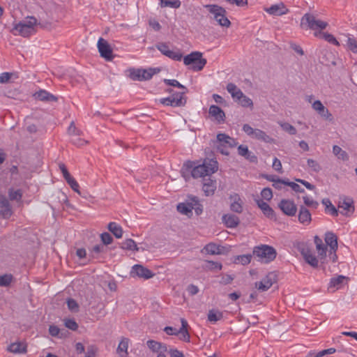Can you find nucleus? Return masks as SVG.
<instances>
[{"instance_id":"f257e3e1","label":"nucleus","mask_w":357,"mask_h":357,"mask_svg":"<svg viewBox=\"0 0 357 357\" xmlns=\"http://www.w3.org/2000/svg\"><path fill=\"white\" fill-rule=\"evenodd\" d=\"M218 169V163L214 159H205L202 164L194 161H187L184 163L181 174L185 177V174L190 172L194 178H202V190L206 196L213 195L216 190V181L211 178V174Z\"/></svg>"},{"instance_id":"f03ea898","label":"nucleus","mask_w":357,"mask_h":357,"mask_svg":"<svg viewBox=\"0 0 357 357\" xmlns=\"http://www.w3.org/2000/svg\"><path fill=\"white\" fill-rule=\"evenodd\" d=\"M37 24V20L34 17H28L22 22L16 24L13 32L14 35H20L23 37H29L36 33L35 26Z\"/></svg>"},{"instance_id":"7ed1b4c3","label":"nucleus","mask_w":357,"mask_h":357,"mask_svg":"<svg viewBox=\"0 0 357 357\" xmlns=\"http://www.w3.org/2000/svg\"><path fill=\"white\" fill-rule=\"evenodd\" d=\"M253 256L257 257L261 262L269 263L273 261L277 256L276 250L268 245H260L253 249Z\"/></svg>"},{"instance_id":"20e7f679","label":"nucleus","mask_w":357,"mask_h":357,"mask_svg":"<svg viewBox=\"0 0 357 357\" xmlns=\"http://www.w3.org/2000/svg\"><path fill=\"white\" fill-rule=\"evenodd\" d=\"M205 8L213 15V19L219 25L227 28L230 26L231 22L226 17L225 8L217 4H208L205 6Z\"/></svg>"},{"instance_id":"39448f33","label":"nucleus","mask_w":357,"mask_h":357,"mask_svg":"<svg viewBox=\"0 0 357 357\" xmlns=\"http://www.w3.org/2000/svg\"><path fill=\"white\" fill-rule=\"evenodd\" d=\"M185 66H190V69L193 71L202 70L206 64V59L202 57L200 52H192L183 58Z\"/></svg>"},{"instance_id":"423d86ee","label":"nucleus","mask_w":357,"mask_h":357,"mask_svg":"<svg viewBox=\"0 0 357 357\" xmlns=\"http://www.w3.org/2000/svg\"><path fill=\"white\" fill-rule=\"evenodd\" d=\"M181 326L179 329L176 327L166 326L164 331L169 335H179V340L189 342L190 341V335L188 331L190 326L184 318H181Z\"/></svg>"},{"instance_id":"0eeeda50","label":"nucleus","mask_w":357,"mask_h":357,"mask_svg":"<svg viewBox=\"0 0 357 357\" xmlns=\"http://www.w3.org/2000/svg\"><path fill=\"white\" fill-rule=\"evenodd\" d=\"M328 23L319 20L311 13H305L301 18V26L303 29H310L312 30L325 29Z\"/></svg>"},{"instance_id":"6e6552de","label":"nucleus","mask_w":357,"mask_h":357,"mask_svg":"<svg viewBox=\"0 0 357 357\" xmlns=\"http://www.w3.org/2000/svg\"><path fill=\"white\" fill-rule=\"evenodd\" d=\"M298 250L303 257L306 263L313 268H317L319 266V260L307 244L300 243L298 245Z\"/></svg>"},{"instance_id":"1a4fd4ad","label":"nucleus","mask_w":357,"mask_h":357,"mask_svg":"<svg viewBox=\"0 0 357 357\" xmlns=\"http://www.w3.org/2000/svg\"><path fill=\"white\" fill-rule=\"evenodd\" d=\"M276 282V274L273 272H270L260 282H256L255 287L258 289V290L265 291L268 290Z\"/></svg>"},{"instance_id":"9d476101","label":"nucleus","mask_w":357,"mask_h":357,"mask_svg":"<svg viewBox=\"0 0 357 357\" xmlns=\"http://www.w3.org/2000/svg\"><path fill=\"white\" fill-rule=\"evenodd\" d=\"M97 45L100 54L102 58L107 61H112L113 59L112 49L107 40L100 38Z\"/></svg>"},{"instance_id":"9b49d317","label":"nucleus","mask_w":357,"mask_h":357,"mask_svg":"<svg viewBox=\"0 0 357 357\" xmlns=\"http://www.w3.org/2000/svg\"><path fill=\"white\" fill-rule=\"evenodd\" d=\"M155 47L163 55L174 61H181L183 57L182 54L179 51L174 52L170 50L166 43H158Z\"/></svg>"},{"instance_id":"f8f14e48","label":"nucleus","mask_w":357,"mask_h":357,"mask_svg":"<svg viewBox=\"0 0 357 357\" xmlns=\"http://www.w3.org/2000/svg\"><path fill=\"white\" fill-rule=\"evenodd\" d=\"M337 207L340 213L344 215H351L354 212V201L348 197L340 200Z\"/></svg>"},{"instance_id":"ddd939ff","label":"nucleus","mask_w":357,"mask_h":357,"mask_svg":"<svg viewBox=\"0 0 357 357\" xmlns=\"http://www.w3.org/2000/svg\"><path fill=\"white\" fill-rule=\"evenodd\" d=\"M278 207L288 216H294L297 211L296 205L289 199H282L278 204Z\"/></svg>"},{"instance_id":"4468645a","label":"nucleus","mask_w":357,"mask_h":357,"mask_svg":"<svg viewBox=\"0 0 357 357\" xmlns=\"http://www.w3.org/2000/svg\"><path fill=\"white\" fill-rule=\"evenodd\" d=\"M230 203V210L236 213H241L243 212V202L240 197V196L234 193L229 196Z\"/></svg>"},{"instance_id":"2eb2a0df","label":"nucleus","mask_w":357,"mask_h":357,"mask_svg":"<svg viewBox=\"0 0 357 357\" xmlns=\"http://www.w3.org/2000/svg\"><path fill=\"white\" fill-rule=\"evenodd\" d=\"M208 114L213 117L218 123H224L225 121L226 116L225 112L217 105H211L208 109Z\"/></svg>"},{"instance_id":"dca6fc26","label":"nucleus","mask_w":357,"mask_h":357,"mask_svg":"<svg viewBox=\"0 0 357 357\" xmlns=\"http://www.w3.org/2000/svg\"><path fill=\"white\" fill-rule=\"evenodd\" d=\"M35 99L43 102H56L58 98L50 92L40 89L33 94Z\"/></svg>"},{"instance_id":"f3484780","label":"nucleus","mask_w":357,"mask_h":357,"mask_svg":"<svg viewBox=\"0 0 357 357\" xmlns=\"http://www.w3.org/2000/svg\"><path fill=\"white\" fill-rule=\"evenodd\" d=\"M255 202L258 207L262 211L264 215L270 219L275 220L276 217L274 211L266 202L261 199H255Z\"/></svg>"},{"instance_id":"a211bd4d","label":"nucleus","mask_w":357,"mask_h":357,"mask_svg":"<svg viewBox=\"0 0 357 357\" xmlns=\"http://www.w3.org/2000/svg\"><path fill=\"white\" fill-rule=\"evenodd\" d=\"M217 141L221 146L232 148L236 146L237 143L234 138L230 137L229 135L220 133L217 135Z\"/></svg>"},{"instance_id":"6ab92c4d","label":"nucleus","mask_w":357,"mask_h":357,"mask_svg":"<svg viewBox=\"0 0 357 357\" xmlns=\"http://www.w3.org/2000/svg\"><path fill=\"white\" fill-rule=\"evenodd\" d=\"M222 220L228 228H236L240 224V220L234 214L227 213L222 217Z\"/></svg>"},{"instance_id":"aec40b11","label":"nucleus","mask_w":357,"mask_h":357,"mask_svg":"<svg viewBox=\"0 0 357 357\" xmlns=\"http://www.w3.org/2000/svg\"><path fill=\"white\" fill-rule=\"evenodd\" d=\"M132 273H135L139 278L144 279L151 278L154 275L149 269L139 264H136L132 267Z\"/></svg>"},{"instance_id":"412c9836","label":"nucleus","mask_w":357,"mask_h":357,"mask_svg":"<svg viewBox=\"0 0 357 357\" xmlns=\"http://www.w3.org/2000/svg\"><path fill=\"white\" fill-rule=\"evenodd\" d=\"M298 221L304 225H308L312 221L310 212L303 206H301L299 208Z\"/></svg>"},{"instance_id":"4be33fe9","label":"nucleus","mask_w":357,"mask_h":357,"mask_svg":"<svg viewBox=\"0 0 357 357\" xmlns=\"http://www.w3.org/2000/svg\"><path fill=\"white\" fill-rule=\"evenodd\" d=\"M238 153L251 162H257V156L249 151L247 146L240 145L238 147Z\"/></svg>"},{"instance_id":"5701e85b","label":"nucleus","mask_w":357,"mask_h":357,"mask_svg":"<svg viewBox=\"0 0 357 357\" xmlns=\"http://www.w3.org/2000/svg\"><path fill=\"white\" fill-rule=\"evenodd\" d=\"M265 10L270 15L276 16L286 14L288 11L283 3L273 5L270 8H266Z\"/></svg>"},{"instance_id":"b1692460","label":"nucleus","mask_w":357,"mask_h":357,"mask_svg":"<svg viewBox=\"0 0 357 357\" xmlns=\"http://www.w3.org/2000/svg\"><path fill=\"white\" fill-rule=\"evenodd\" d=\"M129 339L123 337L116 349V353L120 357H126L128 356V349L129 344Z\"/></svg>"},{"instance_id":"393cba45","label":"nucleus","mask_w":357,"mask_h":357,"mask_svg":"<svg viewBox=\"0 0 357 357\" xmlns=\"http://www.w3.org/2000/svg\"><path fill=\"white\" fill-rule=\"evenodd\" d=\"M192 209L193 202L191 201L187 203H179L177 205V211L180 213L185 215L188 217H191L192 215Z\"/></svg>"},{"instance_id":"a878e982","label":"nucleus","mask_w":357,"mask_h":357,"mask_svg":"<svg viewBox=\"0 0 357 357\" xmlns=\"http://www.w3.org/2000/svg\"><path fill=\"white\" fill-rule=\"evenodd\" d=\"M146 344L151 351L153 352H158V354L160 352H165L167 349L165 344L152 340H148Z\"/></svg>"},{"instance_id":"bb28decb","label":"nucleus","mask_w":357,"mask_h":357,"mask_svg":"<svg viewBox=\"0 0 357 357\" xmlns=\"http://www.w3.org/2000/svg\"><path fill=\"white\" fill-rule=\"evenodd\" d=\"M316 248L318 251L319 257L321 260V267L324 271H326V266L324 265L325 261L326 260V251H327V245H325L324 243L319 244L316 245Z\"/></svg>"},{"instance_id":"cd10ccee","label":"nucleus","mask_w":357,"mask_h":357,"mask_svg":"<svg viewBox=\"0 0 357 357\" xmlns=\"http://www.w3.org/2000/svg\"><path fill=\"white\" fill-rule=\"evenodd\" d=\"M325 241L331 250H337V238L332 232H327L325 235Z\"/></svg>"},{"instance_id":"c85d7f7f","label":"nucleus","mask_w":357,"mask_h":357,"mask_svg":"<svg viewBox=\"0 0 357 357\" xmlns=\"http://www.w3.org/2000/svg\"><path fill=\"white\" fill-rule=\"evenodd\" d=\"M107 229L110 232H112L114 236L117 238H120L123 236V229L122 227L117 225L114 222H111L107 225Z\"/></svg>"},{"instance_id":"c756f323","label":"nucleus","mask_w":357,"mask_h":357,"mask_svg":"<svg viewBox=\"0 0 357 357\" xmlns=\"http://www.w3.org/2000/svg\"><path fill=\"white\" fill-rule=\"evenodd\" d=\"M252 137L267 143H270L273 141V139L266 135L264 131L259 129H255Z\"/></svg>"},{"instance_id":"7c9ffc66","label":"nucleus","mask_w":357,"mask_h":357,"mask_svg":"<svg viewBox=\"0 0 357 357\" xmlns=\"http://www.w3.org/2000/svg\"><path fill=\"white\" fill-rule=\"evenodd\" d=\"M226 89L234 100L242 96V91L233 83H229Z\"/></svg>"},{"instance_id":"2f4dec72","label":"nucleus","mask_w":357,"mask_h":357,"mask_svg":"<svg viewBox=\"0 0 357 357\" xmlns=\"http://www.w3.org/2000/svg\"><path fill=\"white\" fill-rule=\"evenodd\" d=\"M314 36L318 38H321L328 41V43L335 45L337 46L340 45L339 42L336 40V38L331 33H324V32H315Z\"/></svg>"},{"instance_id":"473e14b6","label":"nucleus","mask_w":357,"mask_h":357,"mask_svg":"<svg viewBox=\"0 0 357 357\" xmlns=\"http://www.w3.org/2000/svg\"><path fill=\"white\" fill-rule=\"evenodd\" d=\"M202 268L206 271H220L222 268V265L221 263L217 261L205 260Z\"/></svg>"},{"instance_id":"72a5a7b5","label":"nucleus","mask_w":357,"mask_h":357,"mask_svg":"<svg viewBox=\"0 0 357 357\" xmlns=\"http://www.w3.org/2000/svg\"><path fill=\"white\" fill-rule=\"evenodd\" d=\"M235 102L243 107H249L251 109L253 108V102L252 99L246 96L243 93H242V96L241 97L235 100Z\"/></svg>"},{"instance_id":"f704fd0d","label":"nucleus","mask_w":357,"mask_h":357,"mask_svg":"<svg viewBox=\"0 0 357 357\" xmlns=\"http://www.w3.org/2000/svg\"><path fill=\"white\" fill-rule=\"evenodd\" d=\"M49 333L52 337L62 338L66 336L67 331L64 329H60L55 325H51L49 327Z\"/></svg>"},{"instance_id":"c9c22d12","label":"nucleus","mask_w":357,"mask_h":357,"mask_svg":"<svg viewBox=\"0 0 357 357\" xmlns=\"http://www.w3.org/2000/svg\"><path fill=\"white\" fill-rule=\"evenodd\" d=\"M348 280V278L344 275H339L337 278H332L331 279L328 288H335L336 289H340L344 281Z\"/></svg>"},{"instance_id":"e433bc0d","label":"nucleus","mask_w":357,"mask_h":357,"mask_svg":"<svg viewBox=\"0 0 357 357\" xmlns=\"http://www.w3.org/2000/svg\"><path fill=\"white\" fill-rule=\"evenodd\" d=\"M121 248L127 250L138 251L139 248L136 243L131 238H128L121 244Z\"/></svg>"},{"instance_id":"4c0bfd02","label":"nucleus","mask_w":357,"mask_h":357,"mask_svg":"<svg viewBox=\"0 0 357 357\" xmlns=\"http://www.w3.org/2000/svg\"><path fill=\"white\" fill-rule=\"evenodd\" d=\"M204 251L210 255H219L221 253L220 247L213 243H210L206 245L204 249L202 250V252Z\"/></svg>"},{"instance_id":"58836bf2","label":"nucleus","mask_w":357,"mask_h":357,"mask_svg":"<svg viewBox=\"0 0 357 357\" xmlns=\"http://www.w3.org/2000/svg\"><path fill=\"white\" fill-rule=\"evenodd\" d=\"M333 153L335 155H336L339 159H341L344 161H347L349 160L348 153L342 150L339 146L335 145L333 147Z\"/></svg>"},{"instance_id":"ea45409f","label":"nucleus","mask_w":357,"mask_h":357,"mask_svg":"<svg viewBox=\"0 0 357 357\" xmlns=\"http://www.w3.org/2000/svg\"><path fill=\"white\" fill-rule=\"evenodd\" d=\"M160 72L159 68H149L148 70L141 69V77L142 80H149L151 79L153 75Z\"/></svg>"},{"instance_id":"a19ab883","label":"nucleus","mask_w":357,"mask_h":357,"mask_svg":"<svg viewBox=\"0 0 357 357\" xmlns=\"http://www.w3.org/2000/svg\"><path fill=\"white\" fill-rule=\"evenodd\" d=\"M8 350L15 354L25 353L26 351V347L20 342L11 344L8 347Z\"/></svg>"},{"instance_id":"79ce46f5","label":"nucleus","mask_w":357,"mask_h":357,"mask_svg":"<svg viewBox=\"0 0 357 357\" xmlns=\"http://www.w3.org/2000/svg\"><path fill=\"white\" fill-rule=\"evenodd\" d=\"M160 103L167 105V106H172V107H182V102L181 100H174L172 99L170 97L162 98L160 100Z\"/></svg>"},{"instance_id":"37998d69","label":"nucleus","mask_w":357,"mask_h":357,"mask_svg":"<svg viewBox=\"0 0 357 357\" xmlns=\"http://www.w3.org/2000/svg\"><path fill=\"white\" fill-rule=\"evenodd\" d=\"M180 0H160V5L162 8L171 7L174 8H178L181 6Z\"/></svg>"},{"instance_id":"c03bdc74","label":"nucleus","mask_w":357,"mask_h":357,"mask_svg":"<svg viewBox=\"0 0 357 357\" xmlns=\"http://www.w3.org/2000/svg\"><path fill=\"white\" fill-rule=\"evenodd\" d=\"M167 91L169 93H172V96H171V98L172 99H174V100H181V102H182V106H184L186 103V98L184 97V95L186 93L187 91H183L182 92H176V93H173V90L172 89H168L167 90Z\"/></svg>"},{"instance_id":"a18cd8bd","label":"nucleus","mask_w":357,"mask_h":357,"mask_svg":"<svg viewBox=\"0 0 357 357\" xmlns=\"http://www.w3.org/2000/svg\"><path fill=\"white\" fill-rule=\"evenodd\" d=\"M13 277L11 274L0 275V287H8L12 282Z\"/></svg>"},{"instance_id":"49530a36","label":"nucleus","mask_w":357,"mask_h":357,"mask_svg":"<svg viewBox=\"0 0 357 357\" xmlns=\"http://www.w3.org/2000/svg\"><path fill=\"white\" fill-rule=\"evenodd\" d=\"M8 196L10 200L20 201L22 197L21 190H13L10 189L8 191Z\"/></svg>"},{"instance_id":"de8ad7c7","label":"nucleus","mask_w":357,"mask_h":357,"mask_svg":"<svg viewBox=\"0 0 357 357\" xmlns=\"http://www.w3.org/2000/svg\"><path fill=\"white\" fill-rule=\"evenodd\" d=\"M252 255L253 254L239 255L236 257V260L237 261L238 263H240L242 265H247L250 263Z\"/></svg>"},{"instance_id":"09e8293b","label":"nucleus","mask_w":357,"mask_h":357,"mask_svg":"<svg viewBox=\"0 0 357 357\" xmlns=\"http://www.w3.org/2000/svg\"><path fill=\"white\" fill-rule=\"evenodd\" d=\"M346 43L348 49H349L352 52L355 54L357 53V42L356 39L347 37Z\"/></svg>"},{"instance_id":"8fccbe9b","label":"nucleus","mask_w":357,"mask_h":357,"mask_svg":"<svg viewBox=\"0 0 357 357\" xmlns=\"http://www.w3.org/2000/svg\"><path fill=\"white\" fill-rule=\"evenodd\" d=\"M191 202H193V209L195 213L197 215H200L203 211V206L199 204L198 199L196 197H193L191 198Z\"/></svg>"},{"instance_id":"3c124183","label":"nucleus","mask_w":357,"mask_h":357,"mask_svg":"<svg viewBox=\"0 0 357 357\" xmlns=\"http://www.w3.org/2000/svg\"><path fill=\"white\" fill-rule=\"evenodd\" d=\"M63 321H64L65 326L66 328H68V329H70V330L75 331H77V329L78 328V324L73 319H65L63 320Z\"/></svg>"},{"instance_id":"603ef678","label":"nucleus","mask_w":357,"mask_h":357,"mask_svg":"<svg viewBox=\"0 0 357 357\" xmlns=\"http://www.w3.org/2000/svg\"><path fill=\"white\" fill-rule=\"evenodd\" d=\"M307 163L309 167L311 168V169L314 172H319L321 171V167L320 165L314 160L313 159H307Z\"/></svg>"},{"instance_id":"864d4df0","label":"nucleus","mask_w":357,"mask_h":357,"mask_svg":"<svg viewBox=\"0 0 357 357\" xmlns=\"http://www.w3.org/2000/svg\"><path fill=\"white\" fill-rule=\"evenodd\" d=\"M68 308L70 311L77 312L79 310V305L73 298H68L66 301Z\"/></svg>"},{"instance_id":"5fc2aeb1","label":"nucleus","mask_w":357,"mask_h":357,"mask_svg":"<svg viewBox=\"0 0 357 357\" xmlns=\"http://www.w3.org/2000/svg\"><path fill=\"white\" fill-rule=\"evenodd\" d=\"M164 82L167 84V85H169V86H174V87H177V88H179V89H183V91H188L186 87L183 85H182L181 84H180L177 80L176 79H164Z\"/></svg>"},{"instance_id":"6e6d98bb","label":"nucleus","mask_w":357,"mask_h":357,"mask_svg":"<svg viewBox=\"0 0 357 357\" xmlns=\"http://www.w3.org/2000/svg\"><path fill=\"white\" fill-rule=\"evenodd\" d=\"M280 126L284 131L287 132L290 135H294L297 132L296 129L289 123H281Z\"/></svg>"},{"instance_id":"4d7b16f0","label":"nucleus","mask_w":357,"mask_h":357,"mask_svg":"<svg viewBox=\"0 0 357 357\" xmlns=\"http://www.w3.org/2000/svg\"><path fill=\"white\" fill-rule=\"evenodd\" d=\"M0 214L5 219L9 218L13 214L10 204L8 205V207L4 206L1 208Z\"/></svg>"},{"instance_id":"13d9d810","label":"nucleus","mask_w":357,"mask_h":357,"mask_svg":"<svg viewBox=\"0 0 357 357\" xmlns=\"http://www.w3.org/2000/svg\"><path fill=\"white\" fill-rule=\"evenodd\" d=\"M129 77L132 80L142 81L141 69L130 70Z\"/></svg>"},{"instance_id":"bf43d9fd","label":"nucleus","mask_w":357,"mask_h":357,"mask_svg":"<svg viewBox=\"0 0 357 357\" xmlns=\"http://www.w3.org/2000/svg\"><path fill=\"white\" fill-rule=\"evenodd\" d=\"M101 241L103 245H109L113 241L112 236L107 232H104L100 235Z\"/></svg>"},{"instance_id":"052dcab7","label":"nucleus","mask_w":357,"mask_h":357,"mask_svg":"<svg viewBox=\"0 0 357 357\" xmlns=\"http://www.w3.org/2000/svg\"><path fill=\"white\" fill-rule=\"evenodd\" d=\"M303 199L304 204L308 207L317 208L319 206V203L317 201H314L307 196L303 197Z\"/></svg>"},{"instance_id":"680f3d73","label":"nucleus","mask_w":357,"mask_h":357,"mask_svg":"<svg viewBox=\"0 0 357 357\" xmlns=\"http://www.w3.org/2000/svg\"><path fill=\"white\" fill-rule=\"evenodd\" d=\"M286 185L291 187V189L296 192L303 193L305 192V190L303 188H302L298 184L294 182L289 181L288 180H287Z\"/></svg>"},{"instance_id":"e2e57ef3","label":"nucleus","mask_w":357,"mask_h":357,"mask_svg":"<svg viewBox=\"0 0 357 357\" xmlns=\"http://www.w3.org/2000/svg\"><path fill=\"white\" fill-rule=\"evenodd\" d=\"M261 195L266 200H271L273 197V192L271 188H265L261 192Z\"/></svg>"},{"instance_id":"0e129e2a","label":"nucleus","mask_w":357,"mask_h":357,"mask_svg":"<svg viewBox=\"0 0 357 357\" xmlns=\"http://www.w3.org/2000/svg\"><path fill=\"white\" fill-rule=\"evenodd\" d=\"M67 183L70 186V188L75 192L78 193L79 195H82L81 192L79 190V185L78 183L76 181V180L74 178H73L71 180H70Z\"/></svg>"},{"instance_id":"69168bd1","label":"nucleus","mask_w":357,"mask_h":357,"mask_svg":"<svg viewBox=\"0 0 357 357\" xmlns=\"http://www.w3.org/2000/svg\"><path fill=\"white\" fill-rule=\"evenodd\" d=\"M222 314H208V321L212 324L222 319Z\"/></svg>"},{"instance_id":"338daca9","label":"nucleus","mask_w":357,"mask_h":357,"mask_svg":"<svg viewBox=\"0 0 357 357\" xmlns=\"http://www.w3.org/2000/svg\"><path fill=\"white\" fill-rule=\"evenodd\" d=\"M105 251V248L104 245H96L93 247L91 252L92 257H95L94 254H99L100 252H104Z\"/></svg>"},{"instance_id":"774afa93","label":"nucleus","mask_w":357,"mask_h":357,"mask_svg":"<svg viewBox=\"0 0 357 357\" xmlns=\"http://www.w3.org/2000/svg\"><path fill=\"white\" fill-rule=\"evenodd\" d=\"M14 74L12 73H3L0 75V83H7Z\"/></svg>"}]
</instances>
